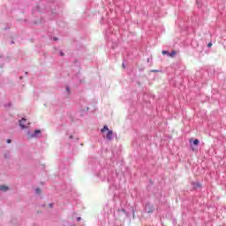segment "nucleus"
I'll list each match as a JSON object with an SVG mask.
<instances>
[{
	"mask_svg": "<svg viewBox=\"0 0 226 226\" xmlns=\"http://www.w3.org/2000/svg\"><path fill=\"white\" fill-rule=\"evenodd\" d=\"M145 213H148L149 215L154 213V205L153 203L147 201L144 206Z\"/></svg>",
	"mask_w": 226,
	"mask_h": 226,
	"instance_id": "nucleus-1",
	"label": "nucleus"
},
{
	"mask_svg": "<svg viewBox=\"0 0 226 226\" xmlns=\"http://www.w3.org/2000/svg\"><path fill=\"white\" fill-rule=\"evenodd\" d=\"M19 124L21 130H26V128H27V124H31V123L27 122V119L26 117H22L19 121Z\"/></svg>",
	"mask_w": 226,
	"mask_h": 226,
	"instance_id": "nucleus-2",
	"label": "nucleus"
},
{
	"mask_svg": "<svg viewBox=\"0 0 226 226\" xmlns=\"http://www.w3.org/2000/svg\"><path fill=\"white\" fill-rule=\"evenodd\" d=\"M189 142L191 144L192 151H196V149H195V147H193V146H199V144H200V141L198 139H190Z\"/></svg>",
	"mask_w": 226,
	"mask_h": 226,
	"instance_id": "nucleus-3",
	"label": "nucleus"
},
{
	"mask_svg": "<svg viewBox=\"0 0 226 226\" xmlns=\"http://www.w3.org/2000/svg\"><path fill=\"white\" fill-rule=\"evenodd\" d=\"M31 139H40L41 137V131L40 129L34 130V133L31 134Z\"/></svg>",
	"mask_w": 226,
	"mask_h": 226,
	"instance_id": "nucleus-4",
	"label": "nucleus"
},
{
	"mask_svg": "<svg viewBox=\"0 0 226 226\" xmlns=\"http://www.w3.org/2000/svg\"><path fill=\"white\" fill-rule=\"evenodd\" d=\"M191 185L192 186V190L197 191L199 188H202V185H200V182L196 181V182H191Z\"/></svg>",
	"mask_w": 226,
	"mask_h": 226,
	"instance_id": "nucleus-5",
	"label": "nucleus"
},
{
	"mask_svg": "<svg viewBox=\"0 0 226 226\" xmlns=\"http://www.w3.org/2000/svg\"><path fill=\"white\" fill-rule=\"evenodd\" d=\"M114 135V132L112 130L108 131L106 134L107 140H112V136Z\"/></svg>",
	"mask_w": 226,
	"mask_h": 226,
	"instance_id": "nucleus-6",
	"label": "nucleus"
},
{
	"mask_svg": "<svg viewBox=\"0 0 226 226\" xmlns=\"http://www.w3.org/2000/svg\"><path fill=\"white\" fill-rule=\"evenodd\" d=\"M8 190H10V187L6 186V185H0V191L1 192H8Z\"/></svg>",
	"mask_w": 226,
	"mask_h": 226,
	"instance_id": "nucleus-7",
	"label": "nucleus"
},
{
	"mask_svg": "<svg viewBox=\"0 0 226 226\" xmlns=\"http://www.w3.org/2000/svg\"><path fill=\"white\" fill-rule=\"evenodd\" d=\"M105 132H110V130H109V126L108 125H104L102 129H101V133H105Z\"/></svg>",
	"mask_w": 226,
	"mask_h": 226,
	"instance_id": "nucleus-8",
	"label": "nucleus"
},
{
	"mask_svg": "<svg viewBox=\"0 0 226 226\" xmlns=\"http://www.w3.org/2000/svg\"><path fill=\"white\" fill-rule=\"evenodd\" d=\"M117 212L124 213L125 215V216H130V215H128V212H126V210L124 208H118Z\"/></svg>",
	"mask_w": 226,
	"mask_h": 226,
	"instance_id": "nucleus-9",
	"label": "nucleus"
},
{
	"mask_svg": "<svg viewBox=\"0 0 226 226\" xmlns=\"http://www.w3.org/2000/svg\"><path fill=\"white\" fill-rule=\"evenodd\" d=\"M176 54H177V52L176 50H172L171 52H169V56L175 57Z\"/></svg>",
	"mask_w": 226,
	"mask_h": 226,
	"instance_id": "nucleus-10",
	"label": "nucleus"
},
{
	"mask_svg": "<svg viewBox=\"0 0 226 226\" xmlns=\"http://www.w3.org/2000/svg\"><path fill=\"white\" fill-rule=\"evenodd\" d=\"M35 193H37V195H40L41 193V189H40L39 187H37L35 189Z\"/></svg>",
	"mask_w": 226,
	"mask_h": 226,
	"instance_id": "nucleus-11",
	"label": "nucleus"
},
{
	"mask_svg": "<svg viewBox=\"0 0 226 226\" xmlns=\"http://www.w3.org/2000/svg\"><path fill=\"white\" fill-rule=\"evenodd\" d=\"M124 63H126V60L124 59L123 63H122V68L124 70H126V64H124Z\"/></svg>",
	"mask_w": 226,
	"mask_h": 226,
	"instance_id": "nucleus-12",
	"label": "nucleus"
},
{
	"mask_svg": "<svg viewBox=\"0 0 226 226\" xmlns=\"http://www.w3.org/2000/svg\"><path fill=\"white\" fill-rule=\"evenodd\" d=\"M162 56H169V51L162 50Z\"/></svg>",
	"mask_w": 226,
	"mask_h": 226,
	"instance_id": "nucleus-13",
	"label": "nucleus"
},
{
	"mask_svg": "<svg viewBox=\"0 0 226 226\" xmlns=\"http://www.w3.org/2000/svg\"><path fill=\"white\" fill-rule=\"evenodd\" d=\"M59 56H61V57H64V52H63V50L59 51Z\"/></svg>",
	"mask_w": 226,
	"mask_h": 226,
	"instance_id": "nucleus-14",
	"label": "nucleus"
},
{
	"mask_svg": "<svg viewBox=\"0 0 226 226\" xmlns=\"http://www.w3.org/2000/svg\"><path fill=\"white\" fill-rule=\"evenodd\" d=\"M4 107H5V108H10V107H11V102H8V103L4 104Z\"/></svg>",
	"mask_w": 226,
	"mask_h": 226,
	"instance_id": "nucleus-15",
	"label": "nucleus"
},
{
	"mask_svg": "<svg viewBox=\"0 0 226 226\" xmlns=\"http://www.w3.org/2000/svg\"><path fill=\"white\" fill-rule=\"evenodd\" d=\"M65 90L67 91V93H69V94H70V93H71V89H70V87H65Z\"/></svg>",
	"mask_w": 226,
	"mask_h": 226,
	"instance_id": "nucleus-16",
	"label": "nucleus"
},
{
	"mask_svg": "<svg viewBox=\"0 0 226 226\" xmlns=\"http://www.w3.org/2000/svg\"><path fill=\"white\" fill-rule=\"evenodd\" d=\"M10 156H11L10 153H7V154H4V158H6V159L10 158Z\"/></svg>",
	"mask_w": 226,
	"mask_h": 226,
	"instance_id": "nucleus-17",
	"label": "nucleus"
},
{
	"mask_svg": "<svg viewBox=\"0 0 226 226\" xmlns=\"http://www.w3.org/2000/svg\"><path fill=\"white\" fill-rule=\"evenodd\" d=\"M207 47H208V49H211V47H213V43H212V42H209V43L207 44Z\"/></svg>",
	"mask_w": 226,
	"mask_h": 226,
	"instance_id": "nucleus-18",
	"label": "nucleus"
},
{
	"mask_svg": "<svg viewBox=\"0 0 226 226\" xmlns=\"http://www.w3.org/2000/svg\"><path fill=\"white\" fill-rule=\"evenodd\" d=\"M7 144H11V139H7Z\"/></svg>",
	"mask_w": 226,
	"mask_h": 226,
	"instance_id": "nucleus-19",
	"label": "nucleus"
},
{
	"mask_svg": "<svg viewBox=\"0 0 226 226\" xmlns=\"http://www.w3.org/2000/svg\"><path fill=\"white\" fill-rule=\"evenodd\" d=\"M49 207H54V203H49Z\"/></svg>",
	"mask_w": 226,
	"mask_h": 226,
	"instance_id": "nucleus-20",
	"label": "nucleus"
},
{
	"mask_svg": "<svg viewBox=\"0 0 226 226\" xmlns=\"http://www.w3.org/2000/svg\"><path fill=\"white\" fill-rule=\"evenodd\" d=\"M54 41H57V40H59L57 37H54L53 38Z\"/></svg>",
	"mask_w": 226,
	"mask_h": 226,
	"instance_id": "nucleus-21",
	"label": "nucleus"
},
{
	"mask_svg": "<svg viewBox=\"0 0 226 226\" xmlns=\"http://www.w3.org/2000/svg\"><path fill=\"white\" fill-rule=\"evenodd\" d=\"M80 220H82L81 217H77V222H80Z\"/></svg>",
	"mask_w": 226,
	"mask_h": 226,
	"instance_id": "nucleus-22",
	"label": "nucleus"
},
{
	"mask_svg": "<svg viewBox=\"0 0 226 226\" xmlns=\"http://www.w3.org/2000/svg\"><path fill=\"white\" fill-rule=\"evenodd\" d=\"M154 73H157L158 70H153L152 71Z\"/></svg>",
	"mask_w": 226,
	"mask_h": 226,
	"instance_id": "nucleus-23",
	"label": "nucleus"
},
{
	"mask_svg": "<svg viewBox=\"0 0 226 226\" xmlns=\"http://www.w3.org/2000/svg\"><path fill=\"white\" fill-rule=\"evenodd\" d=\"M179 64H180L179 63H177L175 64V66H179Z\"/></svg>",
	"mask_w": 226,
	"mask_h": 226,
	"instance_id": "nucleus-24",
	"label": "nucleus"
},
{
	"mask_svg": "<svg viewBox=\"0 0 226 226\" xmlns=\"http://www.w3.org/2000/svg\"><path fill=\"white\" fill-rule=\"evenodd\" d=\"M69 139H73V135H71V136L69 137Z\"/></svg>",
	"mask_w": 226,
	"mask_h": 226,
	"instance_id": "nucleus-25",
	"label": "nucleus"
},
{
	"mask_svg": "<svg viewBox=\"0 0 226 226\" xmlns=\"http://www.w3.org/2000/svg\"><path fill=\"white\" fill-rule=\"evenodd\" d=\"M11 43L13 44V43H15V41H11Z\"/></svg>",
	"mask_w": 226,
	"mask_h": 226,
	"instance_id": "nucleus-26",
	"label": "nucleus"
},
{
	"mask_svg": "<svg viewBox=\"0 0 226 226\" xmlns=\"http://www.w3.org/2000/svg\"><path fill=\"white\" fill-rule=\"evenodd\" d=\"M24 22H27V19H24Z\"/></svg>",
	"mask_w": 226,
	"mask_h": 226,
	"instance_id": "nucleus-27",
	"label": "nucleus"
},
{
	"mask_svg": "<svg viewBox=\"0 0 226 226\" xmlns=\"http://www.w3.org/2000/svg\"><path fill=\"white\" fill-rule=\"evenodd\" d=\"M5 29H10V27H9V26H7V27H5Z\"/></svg>",
	"mask_w": 226,
	"mask_h": 226,
	"instance_id": "nucleus-28",
	"label": "nucleus"
},
{
	"mask_svg": "<svg viewBox=\"0 0 226 226\" xmlns=\"http://www.w3.org/2000/svg\"><path fill=\"white\" fill-rule=\"evenodd\" d=\"M42 206V207H45V204H43V205H41Z\"/></svg>",
	"mask_w": 226,
	"mask_h": 226,
	"instance_id": "nucleus-29",
	"label": "nucleus"
},
{
	"mask_svg": "<svg viewBox=\"0 0 226 226\" xmlns=\"http://www.w3.org/2000/svg\"><path fill=\"white\" fill-rule=\"evenodd\" d=\"M147 63H149V58H147Z\"/></svg>",
	"mask_w": 226,
	"mask_h": 226,
	"instance_id": "nucleus-30",
	"label": "nucleus"
},
{
	"mask_svg": "<svg viewBox=\"0 0 226 226\" xmlns=\"http://www.w3.org/2000/svg\"><path fill=\"white\" fill-rule=\"evenodd\" d=\"M19 79H22V76H20V77H19Z\"/></svg>",
	"mask_w": 226,
	"mask_h": 226,
	"instance_id": "nucleus-31",
	"label": "nucleus"
},
{
	"mask_svg": "<svg viewBox=\"0 0 226 226\" xmlns=\"http://www.w3.org/2000/svg\"><path fill=\"white\" fill-rule=\"evenodd\" d=\"M28 72H26V75H27Z\"/></svg>",
	"mask_w": 226,
	"mask_h": 226,
	"instance_id": "nucleus-32",
	"label": "nucleus"
}]
</instances>
